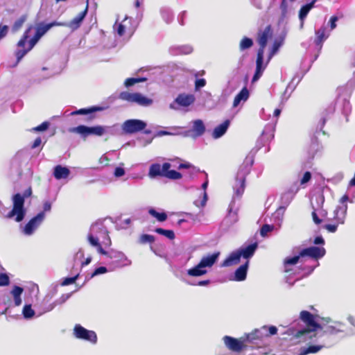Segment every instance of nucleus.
I'll use <instances>...</instances> for the list:
<instances>
[{"mask_svg": "<svg viewBox=\"0 0 355 355\" xmlns=\"http://www.w3.org/2000/svg\"><path fill=\"white\" fill-rule=\"evenodd\" d=\"M322 318L318 315H315L308 311H302L300 313L299 319L305 325V327L296 331L293 334L295 338L299 342H306L316 337L322 324Z\"/></svg>", "mask_w": 355, "mask_h": 355, "instance_id": "nucleus-1", "label": "nucleus"}, {"mask_svg": "<svg viewBox=\"0 0 355 355\" xmlns=\"http://www.w3.org/2000/svg\"><path fill=\"white\" fill-rule=\"evenodd\" d=\"M316 338H322L329 345L332 343V338L339 334H346L347 326L338 321H331L330 318H322V324Z\"/></svg>", "mask_w": 355, "mask_h": 355, "instance_id": "nucleus-2", "label": "nucleus"}, {"mask_svg": "<svg viewBox=\"0 0 355 355\" xmlns=\"http://www.w3.org/2000/svg\"><path fill=\"white\" fill-rule=\"evenodd\" d=\"M171 167V164L168 162L162 166L159 164H153L150 166L149 175L152 178L164 177L173 180L181 179L182 175L175 170H170Z\"/></svg>", "mask_w": 355, "mask_h": 355, "instance_id": "nucleus-3", "label": "nucleus"}, {"mask_svg": "<svg viewBox=\"0 0 355 355\" xmlns=\"http://www.w3.org/2000/svg\"><path fill=\"white\" fill-rule=\"evenodd\" d=\"M24 197L20 193H16L12 196V209L6 215V218H11L15 216V220L17 222H21L26 214L24 209Z\"/></svg>", "mask_w": 355, "mask_h": 355, "instance_id": "nucleus-4", "label": "nucleus"}, {"mask_svg": "<svg viewBox=\"0 0 355 355\" xmlns=\"http://www.w3.org/2000/svg\"><path fill=\"white\" fill-rule=\"evenodd\" d=\"M119 98L121 101L130 103H137L141 106H150L153 103V100L143 96L140 93H130L128 92H122L119 95Z\"/></svg>", "mask_w": 355, "mask_h": 355, "instance_id": "nucleus-5", "label": "nucleus"}, {"mask_svg": "<svg viewBox=\"0 0 355 355\" xmlns=\"http://www.w3.org/2000/svg\"><path fill=\"white\" fill-rule=\"evenodd\" d=\"M71 132L78 133L85 139L89 135H95L101 137L106 132V128L102 125H96L88 127L83 125H80L77 127L70 129Z\"/></svg>", "mask_w": 355, "mask_h": 355, "instance_id": "nucleus-6", "label": "nucleus"}, {"mask_svg": "<svg viewBox=\"0 0 355 355\" xmlns=\"http://www.w3.org/2000/svg\"><path fill=\"white\" fill-rule=\"evenodd\" d=\"M271 25H268L263 30H259L257 33V42L259 45L257 54L264 55V50L267 45L268 40L272 36Z\"/></svg>", "mask_w": 355, "mask_h": 355, "instance_id": "nucleus-7", "label": "nucleus"}, {"mask_svg": "<svg viewBox=\"0 0 355 355\" xmlns=\"http://www.w3.org/2000/svg\"><path fill=\"white\" fill-rule=\"evenodd\" d=\"M73 336L78 339L84 340L96 344L97 342V336L95 331L88 330L80 324H76L73 328Z\"/></svg>", "mask_w": 355, "mask_h": 355, "instance_id": "nucleus-8", "label": "nucleus"}, {"mask_svg": "<svg viewBox=\"0 0 355 355\" xmlns=\"http://www.w3.org/2000/svg\"><path fill=\"white\" fill-rule=\"evenodd\" d=\"M147 124L139 119H128L122 124V130L125 134H134L144 130Z\"/></svg>", "mask_w": 355, "mask_h": 355, "instance_id": "nucleus-9", "label": "nucleus"}, {"mask_svg": "<svg viewBox=\"0 0 355 355\" xmlns=\"http://www.w3.org/2000/svg\"><path fill=\"white\" fill-rule=\"evenodd\" d=\"M223 340L225 346L232 352L239 353L245 347L246 341L243 336L237 339L230 336H225Z\"/></svg>", "mask_w": 355, "mask_h": 355, "instance_id": "nucleus-10", "label": "nucleus"}, {"mask_svg": "<svg viewBox=\"0 0 355 355\" xmlns=\"http://www.w3.org/2000/svg\"><path fill=\"white\" fill-rule=\"evenodd\" d=\"M308 343H315V345H309L307 347L304 348L303 351L301 352L302 355H306L308 354H315L321 350L322 348L329 346V345L322 339L314 337L309 340ZM306 343V341L305 342Z\"/></svg>", "mask_w": 355, "mask_h": 355, "instance_id": "nucleus-11", "label": "nucleus"}, {"mask_svg": "<svg viewBox=\"0 0 355 355\" xmlns=\"http://www.w3.org/2000/svg\"><path fill=\"white\" fill-rule=\"evenodd\" d=\"M326 250L323 247L311 246L304 248L300 252V256L302 257H309L318 260L325 255Z\"/></svg>", "mask_w": 355, "mask_h": 355, "instance_id": "nucleus-12", "label": "nucleus"}, {"mask_svg": "<svg viewBox=\"0 0 355 355\" xmlns=\"http://www.w3.org/2000/svg\"><path fill=\"white\" fill-rule=\"evenodd\" d=\"M44 212L42 211L31 218L24 227V233L28 235L31 234L44 220Z\"/></svg>", "mask_w": 355, "mask_h": 355, "instance_id": "nucleus-13", "label": "nucleus"}, {"mask_svg": "<svg viewBox=\"0 0 355 355\" xmlns=\"http://www.w3.org/2000/svg\"><path fill=\"white\" fill-rule=\"evenodd\" d=\"M347 211V205H343L338 206L334 211V217L332 219L327 218L328 221H332L338 225H343L345 223Z\"/></svg>", "mask_w": 355, "mask_h": 355, "instance_id": "nucleus-14", "label": "nucleus"}, {"mask_svg": "<svg viewBox=\"0 0 355 355\" xmlns=\"http://www.w3.org/2000/svg\"><path fill=\"white\" fill-rule=\"evenodd\" d=\"M92 230L95 231L96 233L99 234L98 238L101 239L102 243L105 246H110L112 244L111 239L109 236V232L107 228L101 225H94L92 227Z\"/></svg>", "mask_w": 355, "mask_h": 355, "instance_id": "nucleus-15", "label": "nucleus"}, {"mask_svg": "<svg viewBox=\"0 0 355 355\" xmlns=\"http://www.w3.org/2000/svg\"><path fill=\"white\" fill-rule=\"evenodd\" d=\"M88 11V5L85 6L83 11L80 12L76 17L71 19L69 22L67 23V27L71 28L72 30L78 29L85 17Z\"/></svg>", "mask_w": 355, "mask_h": 355, "instance_id": "nucleus-16", "label": "nucleus"}, {"mask_svg": "<svg viewBox=\"0 0 355 355\" xmlns=\"http://www.w3.org/2000/svg\"><path fill=\"white\" fill-rule=\"evenodd\" d=\"M219 255L220 252H216L206 257H203L199 262L200 266H202L203 268L211 267L218 259Z\"/></svg>", "mask_w": 355, "mask_h": 355, "instance_id": "nucleus-17", "label": "nucleus"}, {"mask_svg": "<svg viewBox=\"0 0 355 355\" xmlns=\"http://www.w3.org/2000/svg\"><path fill=\"white\" fill-rule=\"evenodd\" d=\"M195 101V97L193 94H180L175 98V102L183 107H187L191 105Z\"/></svg>", "mask_w": 355, "mask_h": 355, "instance_id": "nucleus-18", "label": "nucleus"}, {"mask_svg": "<svg viewBox=\"0 0 355 355\" xmlns=\"http://www.w3.org/2000/svg\"><path fill=\"white\" fill-rule=\"evenodd\" d=\"M326 27L322 26L318 31H315V38L314 40L315 44L321 49L322 47V44L325 41V40L328 37V35H326Z\"/></svg>", "mask_w": 355, "mask_h": 355, "instance_id": "nucleus-19", "label": "nucleus"}, {"mask_svg": "<svg viewBox=\"0 0 355 355\" xmlns=\"http://www.w3.org/2000/svg\"><path fill=\"white\" fill-rule=\"evenodd\" d=\"M257 247V243H254L245 248H240L238 250L239 251L241 257L245 259H249L254 255Z\"/></svg>", "mask_w": 355, "mask_h": 355, "instance_id": "nucleus-20", "label": "nucleus"}, {"mask_svg": "<svg viewBox=\"0 0 355 355\" xmlns=\"http://www.w3.org/2000/svg\"><path fill=\"white\" fill-rule=\"evenodd\" d=\"M230 124V120L227 119L223 123L216 126L212 132V137L214 139H218L222 137L227 131Z\"/></svg>", "mask_w": 355, "mask_h": 355, "instance_id": "nucleus-21", "label": "nucleus"}, {"mask_svg": "<svg viewBox=\"0 0 355 355\" xmlns=\"http://www.w3.org/2000/svg\"><path fill=\"white\" fill-rule=\"evenodd\" d=\"M249 261H247L244 264L240 266L234 272V279L238 282L243 281L246 279L247 271Z\"/></svg>", "mask_w": 355, "mask_h": 355, "instance_id": "nucleus-22", "label": "nucleus"}, {"mask_svg": "<svg viewBox=\"0 0 355 355\" xmlns=\"http://www.w3.org/2000/svg\"><path fill=\"white\" fill-rule=\"evenodd\" d=\"M69 174L70 171L67 167L62 166L61 165H57L54 168L53 175L55 178L57 180L67 178Z\"/></svg>", "mask_w": 355, "mask_h": 355, "instance_id": "nucleus-23", "label": "nucleus"}, {"mask_svg": "<svg viewBox=\"0 0 355 355\" xmlns=\"http://www.w3.org/2000/svg\"><path fill=\"white\" fill-rule=\"evenodd\" d=\"M241 257V256L239 250L233 252L223 261L222 266L227 267L237 264L240 261Z\"/></svg>", "mask_w": 355, "mask_h": 355, "instance_id": "nucleus-24", "label": "nucleus"}, {"mask_svg": "<svg viewBox=\"0 0 355 355\" xmlns=\"http://www.w3.org/2000/svg\"><path fill=\"white\" fill-rule=\"evenodd\" d=\"M263 331L261 329H256L254 331H252L251 333L245 334L243 337L245 340L246 343H252L254 340H261L264 336Z\"/></svg>", "mask_w": 355, "mask_h": 355, "instance_id": "nucleus-25", "label": "nucleus"}, {"mask_svg": "<svg viewBox=\"0 0 355 355\" xmlns=\"http://www.w3.org/2000/svg\"><path fill=\"white\" fill-rule=\"evenodd\" d=\"M249 91L246 87H244L240 92L236 95L233 101V107H236L241 101H246L249 98Z\"/></svg>", "mask_w": 355, "mask_h": 355, "instance_id": "nucleus-26", "label": "nucleus"}, {"mask_svg": "<svg viewBox=\"0 0 355 355\" xmlns=\"http://www.w3.org/2000/svg\"><path fill=\"white\" fill-rule=\"evenodd\" d=\"M263 62V55L257 54V60H256V71L252 77V82L257 81L261 77L263 70V69H262Z\"/></svg>", "mask_w": 355, "mask_h": 355, "instance_id": "nucleus-27", "label": "nucleus"}, {"mask_svg": "<svg viewBox=\"0 0 355 355\" xmlns=\"http://www.w3.org/2000/svg\"><path fill=\"white\" fill-rule=\"evenodd\" d=\"M87 240L91 245L96 247L97 248L98 252L103 255H107V252H106L101 246V244L99 242V238L96 237L92 234H89L87 236Z\"/></svg>", "mask_w": 355, "mask_h": 355, "instance_id": "nucleus-28", "label": "nucleus"}, {"mask_svg": "<svg viewBox=\"0 0 355 355\" xmlns=\"http://www.w3.org/2000/svg\"><path fill=\"white\" fill-rule=\"evenodd\" d=\"M239 173L237 174L235 193L237 196H241L244 193L245 188V175H242L241 178H239Z\"/></svg>", "mask_w": 355, "mask_h": 355, "instance_id": "nucleus-29", "label": "nucleus"}, {"mask_svg": "<svg viewBox=\"0 0 355 355\" xmlns=\"http://www.w3.org/2000/svg\"><path fill=\"white\" fill-rule=\"evenodd\" d=\"M193 132H194L195 136L196 137L201 136L205 133V126L202 120L197 119L194 121L193 125Z\"/></svg>", "mask_w": 355, "mask_h": 355, "instance_id": "nucleus-30", "label": "nucleus"}, {"mask_svg": "<svg viewBox=\"0 0 355 355\" xmlns=\"http://www.w3.org/2000/svg\"><path fill=\"white\" fill-rule=\"evenodd\" d=\"M101 110H103V107H102L92 106V107H90L89 108L79 109L78 110H76V111L73 112L71 113V114H73V115H76V114H92V113H94L95 112L101 111Z\"/></svg>", "mask_w": 355, "mask_h": 355, "instance_id": "nucleus-31", "label": "nucleus"}, {"mask_svg": "<svg viewBox=\"0 0 355 355\" xmlns=\"http://www.w3.org/2000/svg\"><path fill=\"white\" fill-rule=\"evenodd\" d=\"M206 273L207 270L203 269L202 266H200L199 263L196 266L188 270L187 271V274L192 277H199Z\"/></svg>", "mask_w": 355, "mask_h": 355, "instance_id": "nucleus-32", "label": "nucleus"}, {"mask_svg": "<svg viewBox=\"0 0 355 355\" xmlns=\"http://www.w3.org/2000/svg\"><path fill=\"white\" fill-rule=\"evenodd\" d=\"M314 3H315V1H313L312 2L303 6L300 8V12H299V18L302 21V23H303L304 18L306 17L309 12L310 11V10L313 8Z\"/></svg>", "mask_w": 355, "mask_h": 355, "instance_id": "nucleus-33", "label": "nucleus"}, {"mask_svg": "<svg viewBox=\"0 0 355 355\" xmlns=\"http://www.w3.org/2000/svg\"><path fill=\"white\" fill-rule=\"evenodd\" d=\"M155 232L159 234L166 236L170 240H173L175 236L174 232L171 230H164L161 227H157L155 230Z\"/></svg>", "mask_w": 355, "mask_h": 355, "instance_id": "nucleus-34", "label": "nucleus"}, {"mask_svg": "<svg viewBox=\"0 0 355 355\" xmlns=\"http://www.w3.org/2000/svg\"><path fill=\"white\" fill-rule=\"evenodd\" d=\"M253 45V41L251 38L244 37L239 43V49L243 51L250 49Z\"/></svg>", "mask_w": 355, "mask_h": 355, "instance_id": "nucleus-35", "label": "nucleus"}, {"mask_svg": "<svg viewBox=\"0 0 355 355\" xmlns=\"http://www.w3.org/2000/svg\"><path fill=\"white\" fill-rule=\"evenodd\" d=\"M148 213L153 217L156 218L158 221L163 222L167 218V215L165 212L159 213L155 209L151 208L148 210Z\"/></svg>", "mask_w": 355, "mask_h": 355, "instance_id": "nucleus-36", "label": "nucleus"}, {"mask_svg": "<svg viewBox=\"0 0 355 355\" xmlns=\"http://www.w3.org/2000/svg\"><path fill=\"white\" fill-rule=\"evenodd\" d=\"M23 315L26 319L33 318L35 315V311L32 309L31 304H26L23 308Z\"/></svg>", "mask_w": 355, "mask_h": 355, "instance_id": "nucleus-37", "label": "nucleus"}, {"mask_svg": "<svg viewBox=\"0 0 355 355\" xmlns=\"http://www.w3.org/2000/svg\"><path fill=\"white\" fill-rule=\"evenodd\" d=\"M147 79L146 78H128L125 80V85L127 87H131L136 83L144 82Z\"/></svg>", "mask_w": 355, "mask_h": 355, "instance_id": "nucleus-38", "label": "nucleus"}, {"mask_svg": "<svg viewBox=\"0 0 355 355\" xmlns=\"http://www.w3.org/2000/svg\"><path fill=\"white\" fill-rule=\"evenodd\" d=\"M261 329L265 331L264 336H266L275 335L277 333V328L275 326H263Z\"/></svg>", "mask_w": 355, "mask_h": 355, "instance_id": "nucleus-39", "label": "nucleus"}, {"mask_svg": "<svg viewBox=\"0 0 355 355\" xmlns=\"http://www.w3.org/2000/svg\"><path fill=\"white\" fill-rule=\"evenodd\" d=\"M31 27L27 29L23 34L21 39L17 42V46L20 48L24 49L25 44L27 42L28 38L29 37L28 33L31 30Z\"/></svg>", "mask_w": 355, "mask_h": 355, "instance_id": "nucleus-40", "label": "nucleus"}, {"mask_svg": "<svg viewBox=\"0 0 355 355\" xmlns=\"http://www.w3.org/2000/svg\"><path fill=\"white\" fill-rule=\"evenodd\" d=\"M126 21H127V18H125L121 23H120L117 25L116 32L119 36L124 35V34L126 31V28H127V26L125 24Z\"/></svg>", "mask_w": 355, "mask_h": 355, "instance_id": "nucleus-41", "label": "nucleus"}, {"mask_svg": "<svg viewBox=\"0 0 355 355\" xmlns=\"http://www.w3.org/2000/svg\"><path fill=\"white\" fill-rule=\"evenodd\" d=\"M31 49H29V47L27 49H19L15 52V56L17 58V63H19L21 60L24 58V56Z\"/></svg>", "mask_w": 355, "mask_h": 355, "instance_id": "nucleus-42", "label": "nucleus"}, {"mask_svg": "<svg viewBox=\"0 0 355 355\" xmlns=\"http://www.w3.org/2000/svg\"><path fill=\"white\" fill-rule=\"evenodd\" d=\"M155 241V237L153 235L150 234H142L139 238V242L141 243H152Z\"/></svg>", "mask_w": 355, "mask_h": 355, "instance_id": "nucleus-43", "label": "nucleus"}, {"mask_svg": "<svg viewBox=\"0 0 355 355\" xmlns=\"http://www.w3.org/2000/svg\"><path fill=\"white\" fill-rule=\"evenodd\" d=\"M300 257H302L300 256V254L298 255L294 256L293 257H287L284 259V263L285 266L295 265L299 261V259Z\"/></svg>", "mask_w": 355, "mask_h": 355, "instance_id": "nucleus-44", "label": "nucleus"}, {"mask_svg": "<svg viewBox=\"0 0 355 355\" xmlns=\"http://www.w3.org/2000/svg\"><path fill=\"white\" fill-rule=\"evenodd\" d=\"M49 125H50V123L49 121H44L40 125L33 128L32 131L42 132V131L46 130L49 128Z\"/></svg>", "mask_w": 355, "mask_h": 355, "instance_id": "nucleus-45", "label": "nucleus"}, {"mask_svg": "<svg viewBox=\"0 0 355 355\" xmlns=\"http://www.w3.org/2000/svg\"><path fill=\"white\" fill-rule=\"evenodd\" d=\"M26 20V17L24 16L21 17L19 19L15 21L12 26V31H17L21 28L23 24L24 23Z\"/></svg>", "mask_w": 355, "mask_h": 355, "instance_id": "nucleus-46", "label": "nucleus"}, {"mask_svg": "<svg viewBox=\"0 0 355 355\" xmlns=\"http://www.w3.org/2000/svg\"><path fill=\"white\" fill-rule=\"evenodd\" d=\"M10 284V279L6 273H0V286H8Z\"/></svg>", "mask_w": 355, "mask_h": 355, "instance_id": "nucleus-47", "label": "nucleus"}, {"mask_svg": "<svg viewBox=\"0 0 355 355\" xmlns=\"http://www.w3.org/2000/svg\"><path fill=\"white\" fill-rule=\"evenodd\" d=\"M273 226L268 224L262 225L260 230V234L262 236H265L268 232L272 231Z\"/></svg>", "mask_w": 355, "mask_h": 355, "instance_id": "nucleus-48", "label": "nucleus"}, {"mask_svg": "<svg viewBox=\"0 0 355 355\" xmlns=\"http://www.w3.org/2000/svg\"><path fill=\"white\" fill-rule=\"evenodd\" d=\"M338 225H339L332 222V223L331 224H326L325 225H324L323 227L324 229L327 230L329 232L334 233L337 231Z\"/></svg>", "mask_w": 355, "mask_h": 355, "instance_id": "nucleus-49", "label": "nucleus"}, {"mask_svg": "<svg viewBox=\"0 0 355 355\" xmlns=\"http://www.w3.org/2000/svg\"><path fill=\"white\" fill-rule=\"evenodd\" d=\"M78 275H77L74 277H67L63 280L62 285L67 286L69 284H72L76 282V280L78 279Z\"/></svg>", "mask_w": 355, "mask_h": 355, "instance_id": "nucleus-50", "label": "nucleus"}, {"mask_svg": "<svg viewBox=\"0 0 355 355\" xmlns=\"http://www.w3.org/2000/svg\"><path fill=\"white\" fill-rule=\"evenodd\" d=\"M206 80L204 78L197 79L195 82V89L199 90L200 88L205 87Z\"/></svg>", "mask_w": 355, "mask_h": 355, "instance_id": "nucleus-51", "label": "nucleus"}, {"mask_svg": "<svg viewBox=\"0 0 355 355\" xmlns=\"http://www.w3.org/2000/svg\"><path fill=\"white\" fill-rule=\"evenodd\" d=\"M24 289L18 286H15L12 291V295L13 297H17L21 296V293H23Z\"/></svg>", "mask_w": 355, "mask_h": 355, "instance_id": "nucleus-52", "label": "nucleus"}, {"mask_svg": "<svg viewBox=\"0 0 355 355\" xmlns=\"http://www.w3.org/2000/svg\"><path fill=\"white\" fill-rule=\"evenodd\" d=\"M311 178V173L309 171H306L304 173L302 178L300 180L301 184H304L310 181Z\"/></svg>", "mask_w": 355, "mask_h": 355, "instance_id": "nucleus-53", "label": "nucleus"}, {"mask_svg": "<svg viewBox=\"0 0 355 355\" xmlns=\"http://www.w3.org/2000/svg\"><path fill=\"white\" fill-rule=\"evenodd\" d=\"M46 24L49 29L53 26H67V22L56 21H52V22Z\"/></svg>", "mask_w": 355, "mask_h": 355, "instance_id": "nucleus-54", "label": "nucleus"}, {"mask_svg": "<svg viewBox=\"0 0 355 355\" xmlns=\"http://www.w3.org/2000/svg\"><path fill=\"white\" fill-rule=\"evenodd\" d=\"M107 271V268L104 266H101L95 269V270L93 272L92 277L105 273Z\"/></svg>", "mask_w": 355, "mask_h": 355, "instance_id": "nucleus-55", "label": "nucleus"}, {"mask_svg": "<svg viewBox=\"0 0 355 355\" xmlns=\"http://www.w3.org/2000/svg\"><path fill=\"white\" fill-rule=\"evenodd\" d=\"M36 30L39 31L42 35H44L49 30V28L47 24H41L37 26Z\"/></svg>", "mask_w": 355, "mask_h": 355, "instance_id": "nucleus-56", "label": "nucleus"}, {"mask_svg": "<svg viewBox=\"0 0 355 355\" xmlns=\"http://www.w3.org/2000/svg\"><path fill=\"white\" fill-rule=\"evenodd\" d=\"M311 216H312V218H313V222H314L316 225H320V223H322V219H320V218L318 217V214H317V213H316L315 210H313V211H312V213H311Z\"/></svg>", "mask_w": 355, "mask_h": 355, "instance_id": "nucleus-57", "label": "nucleus"}, {"mask_svg": "<svg viewBox=\"0 0 355 355\" xmlns=\"http://www.w3.org/2000/svg\"><path fill=\"white\" fill-rule=\"evenodd\" d=\"M114 174L116 177H121L125 174V170L121 167H116Z\"/></svg>", "mask_w": 355, "mask_h": 355, "instance_id": "nucleus-58", "label": "nucleus"}, {"mask_svg": "<svg viewBox=\"0 0 355 355\" xmlns=\"http://www.w3.org/2000/svg\"><path fill=\"white\" fill-rule=\"evenodd\" d=\"M8 32V26L7 25L0 26V34H3V38L6 36Z\"/></svg>", "mask_w": 355, "mask_h": 355, "instance_id": "nucleus-59", "label": "nucleus"}, {"mask_svg": "<svg viewBox=\"0 0 355 355\" xmlns=\"http://www.w3.org/2000/svg\"><path fill=\"white\" fill-rule=\"evenodd\" d=\"M39 39H37L35 36H33L29 41V49H32L36 43L38 42Z\"/></svg>", "mask_w": 355, "mask_h": 355, "instance_id": "nucleus-60", "label": "nucleus"}, {"mask_svg": "<svg viewBox=\"0 0 355 355\" xmlns=\"http://www.w3.org/2000/svg\"><path fill=\"white\" fill-rule=\"evenodd\" d=\"M313 243L315 245H324V240L321 236H319L315 238Z\"/></svg>", "mask_w": 355, "mask_h": 355, "instance_id": "nucleus-61", "label": "nucleus"}, {"mask_svg": "<svg viewBox=\"0 0 355 355\" xmlns=\"http://www.w3.org/2000/svg\"><path fill=\"white\" fill-rule=\"evenodd\" d=\"M338 21V17L336 16H333L330 18V26L331 29H334L336 27V21Z\"/></svg>", "mask_w": 355, "mask_h": 355, "instance_id": "nucleus-62", "label": "nucleus"}, {"mask_svg": "<svg viewBox=\"0 0 355 355\" xmlns=\"http://www.w3.org/2000/svg\"><path fill=\"white\" fill-rule=\"evenodd\" d=\"M42 143V140L40 137H37L35 139L34 142L31 146V148L34 149L38 147Z\"/></svg>", "mask_w": 355, "mask_h": 355, "instance_id": "nucleus-63", "label": "nucleus"}, {"mask_svg": "<svg viewBox=\"0 0 355 355\" xmlns=\"http://www.w3.org/2000/svg\"><path fill=\"white\" fill-rule=\"evenodd\" d=\"M280 46V44L277 42H275L272 45V51L270 52V55H274L279 49Z\"/></svg>", "mask_w": 355, "mask_h": 355, "instance_id": "nucleus-64", "label": "nucleus"}]
</instances>
